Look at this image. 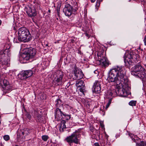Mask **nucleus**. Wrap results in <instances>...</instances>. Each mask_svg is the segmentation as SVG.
Returning a JSON list of instances; mask_svg holds the SVG:
<instances>
[{
	"instance_id": "c9c22d12",
	"label": "nucleus",
	"mask_w": 146,
	"mask_h": 146,
	"mask_svg": "<svg viewBox=\"0 0 146 146\" xmlns=\"http://www.w3.org/2000/svg\"><path fill=\"white\" fill-rule=\"evenodd\" d=\"M93 146H100V145L98 143H94V144Z\"/></svg>"
},
{
	"instance_id": "49530a36",
	"label": "nucleus",
	"mask_w": 146,
	"mask_h": 146,
	"mask_svg": "<svg viewBox=\"0 0 146 146\" xmlns=\"http://www.w3.org/2000/svg\"><path fill=\"white\" fill-rule=\"evenodd\" d=\"M73 41H74V40H73L71 41V42Z\"/></svg>"
},
{
	"instance_id": "9b49d317",
	"label": "nucleus",
	"mask_w": 146,
	"mask_h": 146,
	"mask_svg": "<svg viewBox=\"0 0 146 146\" xmlns=\"http://www.w3.org/2000/svg\"><path fill=\"white\" fill-rule=\"evenodd\" d=\"M134 56L133 52H126L124 56L125 63H128L129 64L130 63L132 62Z\"/></svg>"
},
{
	"instance_id": "7ed1b4c3",
	"label": "nucleus",
	"mask_w": 146,
	"mask_h": 146,
	"mask_svg": "<svg viewBox=\"0 0 146 146\" xmlns=\"http://www.w3.org/2000/svg\"><path fill=\"white\" fill-rule=\"evenodd\" d=\"M17 39L20 42H27L31 39L29 31L25 27H21L18 30Z\"/></svg>"
},
{
	"instance_id": "aec40b11",
	"label": "nucleus",
	"mask_w": 146,
	"mask_h": 146,
	"mask_svg": "<svg viewBox=\"0 0 146 146\" xmlns=\"http://www.w3.org/2000/svg\"><path fill=\"white\" fill-rule=\"evenodd\" d=\"M104 51L102 50L101 51H99L98 52L97 56L98 59H101L103 58V57H105V55L103 54Z\"/></svg>"
},
{
	"instance_id": "f8f14e48",
	"label": "nucleus",
	"mask_w": 146,
	"mask_h": 146,
	"mask_svg": "<svg viewBox=\"0 0 146 146\" xmlns=\"http://www.w3.org/2000/svg\"><path fill=\"white\" fill-rule=\"evenodd\" d=\"M25 10L27 13L29 17H34L36 15V9L33 6L27 7H25Z\"/></svg>"
},
{
	"instance_id": "5701e85b",
	"label": "nucleus",
	"mask_w": 146,
	"mask_h": 146,
	"mask_svg": "<svg viewBox=\"0 0 146 146\" xmlns=\"http://www.w3.org/2000/svg\"><path fill=\"white\" fill-rule=\"evenodd\" d=\"M137 146H146V142L142 141L140 143L137 144Z\"/></svg>"
},
{
	"instance_id": "b1692460",
	"label": "nucleus",
	"mask_w": 146,
	"mask_h": 146,
	"mask_svg": "<svg viewBox=\"0 0 146 146\" xmlns=\"http://www.w3.org/2000/svg\"><path fill=\"white\" fill-rule=\"evenodd\" d=\"M101 82L100 80L96 81L95 83H94V85L93 86H100V83Z\"/></svg>"
},
{
	"instance_id": "ea45409f",
	"label": "nucleus",
	"mask_w": 146,
	"mask_h": 146,
	"mask_svg": "<svg viewBox=\"0 0 146 146\" xmlns=\"http://www.w3.org/2000/svg\"><path fill=\"white\" fill-rule=\"evenodd\" d=\"M57 13H58L59 12V9L58 8L57 9Z\"/></svg>"
},
{
	"instance_id": "2f4dec72",
	"label": "nucleus",
	"mask_w": 146,
	"mask_h": 146,
	"mask_svg": "<svg viewBox=\"0 0 146 146\" xmlns=\"http://www.w3.org/2000/svg\"><path fill=\"white\" fill-rule=\"evenodd\" d=\"M98 1H99V0H97L96 4L95 5L96 7H98L100 5V3L98 2Z\"/></svg>"
},
{
	"instance_id": "e433bc0d",
	"label": "nucleus",
	"mask_w": 146,
	"mask_h": 146,
	"mask_svg": "<svg viewBox=\"0 0 146 146\" xmlns=\"http://www.w3.org/2000/svg\"><path fill=\"white\" fill-rule=\"evenodd\" d=\"M85 34V36H86L88 38H89V37H90L89 35L88 34V33H85V34Z\"/></svg>"
},
{
	"instance_id": "412c9836",
	"label": "nucleus",
	"mask_w": 146,
	"mask_h": 146,
	"mask_svg": "<svg viewBox=\"0 0 146 146\" xmlns=\"http://www.w3.org/2000/svg\"><path fill=\"white\" fill-rule=\"evenodd\" d=\"M93 88L94 89V92L97 93H98L100 92L101 88L100 86H93Z\"/></svg>"
},
{
	"instance_id": "f03ea898",
	"label": "nucleus",
	"mask_w": 146,
	"mask_h": 146,
	"mask_svg": "<svg viewBox=\"0 0 146 146\" xmlns=\"http://www.w3.org/2000/svg\"><path fill=\"white\" fill-rule=\"evenodd\" d=\"M131 74L142 79L143 81L146 79V71L140 63H138L132 68L131 72Z\"/></svg>"
},
{
	"instance_id": "a18cd8bd",
	"label": "nucleus",
	"mask_w": 146,
	"mask_h": 146,
	"mask_svg": "<svg viewBox=\"0 0 146 146\" xmlns=\"http://www.w3.org/2000/svg\"><path fill=\"white\" fill-rule=\"evenodd\" d=\"M73 41H74V40H73L71 41V42Z\"/></svg>"
},
{
	"instance_id": "a878e982",
	"label": "nucleus",
	"mask_w": 146,
	"mask_h": 146,
	"mask_svg": "<svg viewBox=\"0 0 146 146\" xmlns=\"http://www.w3.org/2000/svg\"><path fill=\"white\" fill-rule=\"evenodd\" d=\"M48 138V136L46 135H43L42 136V139L44 141H46Z\"/></svg>"
},
{
	"instance_id": "39448f33",
	"label": "nucleus",
	"mask_w": 146,
	"mask_h": 146,
	"mask_svg": "<svg viewBox=\"0 0 146 146\" xmlns=\"http://www.w3.org/2000/svg\"><path fill=\"white\" fill-rule=\"evenodd\" d=\"M79 135V133L77 131H75L71 135L67 137L64 139V141L68 142L70 146H72L73 143L78 144L79 142V140L78 139Z\"/></svg>"
},
{
	"instance_id": "c85d7f7f",
	"label": "nucleus",
	"mask_w": 146,
	"mask_h": 146,
	"mask_svg": "<svg viewBox=\"0 0 146 146\" xmlns=\"http://www.w3.org/2000/svg\"><path fill=\"white\" fill-rule=\"evenodd\" d=\"M104 146H111V145L110 142H108L107 141H106V142L105 143Z\"/></svg>"
},
{
	"instance_id": "a211bd4d",
	"label": "nucleus",
	"mask_w": 146,
	"mask_h": 146,
	"mask_svg": "<svg viewBox=\"0 0 146 146\" xmlns=\"http://www.w3.org/2000/svg\"><path fill=\"white\" fill-rule=\"evenodd\" d=\"M66 121L64 120H62L60 123V131L63 132L64 131L63 129L66 128V126L65 123Z\"/></svg>"
},
{
	"instance_id": "c756f323",
	"label": "nucleus",
	"mask_w": 146,
	"mask_h": 146,
	"mask_svg": "<svg viewBox=\"0 0 146 146\" xmlns=\"http://www.w3.org/2000/svg\"><path fill=\"white\" fill-rule=\"evenodd\" d=\"M60 102V100L57 99L56 101V105L57 106H58L59 104V102Z\"/></svg>"
},
{
	"instance_id": "9d476101",
	"label": "nucleus",
	"mask_w": 146,
	"mask_h": 146,
	"mask_svg": "<svg viewBox=\"0 0 146 146\" xmlns=\"http://www.w3.org/2000/svg\"><path fill=\"white\" fill-rule=\"evenodd\" d=\"M33 72V71L31 70H25L21 72L19 77L21 80H25L29 77L31 76Z\"/></svg>"
},
{
	"instance_id": "4468645a",
	"label": "nucleus",
	"mask_w": 146,
	"mask_h": 146,
	"mask_svg": "<svg viewBox=\"0 0 146 146\" xmlns=\"http://www.w3.org/2000/svg\"><path fill=\"white\" fill-rule=\"evenodd\" d=\"M100 62L101 65L105 67L108 66L109 64V62L106 57H103V58L100 60Z\"/></svg>"
},
{
	"instance_id": "393cba45",
	"label": "nucleus",
	"mask_w": 146,
	"mask_h": 146,
	"mask_svg": "<svg viewBox=\"0 0 146 146\" xmlns=\"http://www.w3.org/2000/svg\"><path fill=\"white\" fill-rule=\"evenodd\" d=\"M136 101H135L132 100L130 101L129 102V105L132 106H136Z\"/></svg>"
},
{
	"instance_id": "ddd939ff",
	"label": "nucleus",
	"mask_w": 146,
	"mask_h": 146,
	"mask_svg": "<svg viewBox=\"0 0 146 146\" xmlns=\"http://www.w3.org/2000/svg\"><path fill=\"white\" fill-rule=\"evenodd\" d=\"M74 72L76 76V79L79 80L83 77V74L82 71L78 70L76 65L74 67Z\"/></svg>"
},
{
	"instance_id": "79ce46f5",
	"label": "nucleus",
	"mask_w": 146,
	"mask_h": 146,
	"mask_svg": "<svg viewBox=\"0 0 146 146\" xmlns=\"http://www.w3.org/2000/svg\"><path fill=\"white\" fill-rule=\"evenodd\" d=\"M48 12H50V10H48Z\"/></svg>"
},
{
	"instance_id": "2eb2a0df",
	"label": "nucleus",
	"mask_w": 146,
	"mask_h": 146,
	"mask_svg": "<svg viewBox=\"0 0 146 146\" xmlns=\"http://www.w3.org/2000/svg\"><path fill=\"white\" fill-rule=\"evenodd\" d=\"M27 53L29 55V57L31 59L35 57L36 52L35 49L31 48L28 49Z\"/></svg>"
},
{
	"instance_id": "a19ab883",
	"label": "nucleus",
	"mask_w": 146,
	"mask_h": 146,
	"mask_svg": "<svg viewBox=\"0 0 146 146\" xmlns=\"http://www.w3.org/2000/svg\"><path fill=\"white\" fill-rule=\"evenodd\" d=\"M137 140H139L140 139L139 137H138L137 138Z\"/></svg>"
},
{
	"instance_id": "f257e3e1",
	"label": "nucleus",
	"mask_w": 146,
	"mask_h": 146,
	"mask_svg": "<svg viewBox=\"0 0 146 146\" xmlns=\"http://www.w3.org/2000/svg\"><path fill=\"white\" fill-rule=\"evenodd\" d=\"M125 75L124 68L117 66L110 70L108 77L110 81L115 83L118 91L123 97L127 95V91L130 88L128 85V80L125 77Z\"/></svg>"
},
{
	"instance_id": "72a5a7b5",
	"label": "nucleus",
	"mask_w": 146,
	"mask_h": 146,
	"mask_svg": "<svg viewBox=\"0 0 146 146\" xmlns=\"http://www.w3.org/2000/svg\"><path fill=\"white\" fill-rule=\"evenodd\" d=\"M27 117L29 119H30L31 118V116L29 114H28L27 115Z\"/></svg>"
},
{
	"instance_id": "c03bdc74",
	"label": "nucleus",
	"mask_w": 146,
	"mask_h": 146,
	"mask_svg": "<svg viewBox=\"0 0 146 146\" xmlns=\"http://www.w3.org/2000/svg\"><path fill=\"white\" fill-rule=\"evenodd\" d=\"M15 146H18V145H16Z\"/></svg>"
},
{
	"instance_id": "4c0bfd02",
	"label": "nucleus",
	"mask_w": 146,
	"mask_h": 146,
	"mask_svg": "<svg viewBox=\"0 0 146 146\" xmlns=\"http://www.w3.org/2000/svg\"><path fill=\"white\" fill-rule=\"evenodd\" d=\"M108 136L106 134L105 135V137L107 139V141H108Z\"/></svg>"
},
{
	"instance_id": "f3484780",
	"label": "nucleus",
	"mask_w": 146,
	"mask_h": 146,
	"mask_svg": "<svg viewBox=\"0 0 146 146\" xmlns=\"http://www.w3.org/2000/svg\"><path fill=\"white\" fill-rule=\"evenodd\" d=\"M3 88V93L6 94L10 92L12 90L11 88L10 85L5 87H2Z\"/></svg>"
},
{
	"instance_id": "473e14b6",
	"label": "nucleus",
	"mask_w": 146,
	"mask_h": 146,
	"mask_svg": "<svg viewBox=\"0 0 146 146\" xmlns=\"http://www.w3.org/2000/svg\"><path fill=\"white\" fill-rule=\"evenodd\" d=\"M107 94H109L110 96H112L113 95V93L111 92L110 91H109L108 92V93Z\"/></svg>"
},
{
	"instance_id": "6e6552de",
	"label": "nucleus",
	"mask_w": 146,
	"mask_h": 146,
	"mask_svg": "<svg viewBox=\"0 0 146 146\" xmlns=\"http://www.w3.org/2000/svg\"><path fill=\"white\" fill-rule=\"evenodd\" d=\"M55 117L57 120H60L66 117V119H69L71 117L70 115L63 113L59 108H56L55 111Z\"/></svg>"
},
{
	"instance_id": "58836bf2",
	"label": "nucleus",
	"mask_w": 146,
	"mask_h": 146,
	"mask_svg": "<svg viewBox=\"0 0 146 146\" xmlns=\"http://www.w3.org/2000/svg\"><path fill=\"white\" fill-rule=\"evenodd\" d=\"M91 1L92 3H94L96 1V0H91Z\"/></svg>"
},
{
	"instance_id": "423d86ee",
	"label": "nucleus",
	"mask_w": 146,
	"mask_h": 146,
	"mask_svg": "<svg viewBox=\"0 0 146 146\" xmlns=\"http://www.w3.org/2000/svg\"><path fill=\"white\" fill-rule=\"evenodd\" d=\"M9 57L3 50L0 51V70L6 68L5 66L8 64Z\"/></svg>"
},
{
	"instance_id": "cd10ccee",
	"label": "nucleus",
	"mask_w": 146,
	"mask_h": 146,
	"mask_svg": "<svg viewBox=\"0 0 146 146\" xmlns=\"http://www.w3.org/2000/svg\"><path fill=\"white\" fill-rule=\"evenodd\" d=\"M3 139L7 141L9 139L10 137L9 135H5L3 136Z\"/></svg>"
},
{
	"instance_id": "6ab92c4d",
	"label": "nucleus",
	"mask_w": 146,
	"mask_h": 146,
	"mask_svg": "<svg viewBox=\"0 0 146 146\" xmlns=\"http://www.w3.org/2000/svg\"><path fill=\"white\" fill-rule=\"evenodd\" d=\"M21 57L24 60H28L31 59L29 57V55H28L27 53L26 54H23L22 55Z\"/></svg>"
},
{
	"instance_id": "37998d69",
	"label": "nucleus",
	"mask_w": 146,
	"mask_h": 146,
	"mask_svg": "<svg viewBox=\"0 0 146 146\" xmlns=\"http://www.w3.org/2000/svg\"><path fill=\"white\" fill-rule=\"evenodd\" d=\"M46 45V46H48V44H47Z\"/></svg>"
},
{
	"instance_id": "bb28decb",
	"label": "nucleus",
	"mask_w": 146,
	"mask_h": 146,
	"mask_svg": "<svg viewBox=\"0 0 146 146\" xmlns=\"http://www.w3.org/2000/svg\"><path fill=\"white\" fill-rule=\"evenodd\" d=\"M111 99H110L109 100L108 102V103L107 104H106V109H107L109 107L110 105V104L111 103Z\"/></svg>"
},
{
	"instance_id": "de8ad7c7",
	"label": "nucleus",
	"mask_w": 146,
	"mask_h": 146,
	"mask_svg": "<svg viewBox=\"0 0 146 146\" xmlns=\"http://www.w3.org/2000/svg\"><path fill=\"white\" fill-rule=\"evenodd\" d=\"M73 41H74V40H73L71 41V42Z\"/></svg>"
},
{
	"instance_id": "f704fd0d",
	"label": "nucleus",
	"mask_w": 146,
	"mask_h": 146,
	"mask_svg": "<svg viewBox=\"0 0 146 146\" xmlns=\"http://www.w3.org/2000/svg\"><path fill=\"white\" fill-rule=\"evenodd\" d=\"M145 45L146 46V35L145 36L143 40Z\"/></svg>"
},
{
	"instance_id": "dca6fc26",
	"label": "nucleus",
	"mask_w": 146,
	"mask_h": 146,
	"mask_svg": "<svg viewBox=\"0 0 146 146\" xmlns=\"http://www.w3.org/2000/svg\"><path fill=\"white\" fill-rule=\"evenodd\" d=\"M76 86L78 87H80V90L82 91V89L84 87L85 84L83 81L80 80L78 81H77L76 84Z\"/></svg>"
},
{
	"instance_id": "4be33fe9",
	"label": "nucleus",
	"mask_w": 146,
	"mask_h": 146,
	"mask_svg": "<svg viewBox=\"0 0 146 146\" xmlns=\"http://www.w3.org/2000/svg\"><path fill=\"white\" fill-rule=\"evenodd\" d=\"M1 84H3V87H5L9 85V82L6 80H3L1 81Z\"/></svg>"
},
{
	"instance_id": "7c9ffc66",
	"label": "nucleus",
	"mask_w": 146,
	"mask_h": 146,
	"mask_svg": "<svg viewBox=\"0 0 146 146\" xmlns=\"http://www.w3.org/2000/svg\"><path fill=\"white\" fill-rule=\"evenodd\" d=\"M100 125L102 128L104 127V125L103 124V122L102 121H101L100 123Z\"/></svg>"
},
{
	"instance_id": "1a4fd4ad",
	"label": "nucleus",
	"mask_w": 146,
	"mask_h": 146,
	"mask_svg": "<svg viewBox=\"0 0 146 146\" xmlns=\"http://www.w3.org/2000/svg\"><path fill=\"white\" fill-rule=\"evenodd\" d=\"M77 9H73V7L69 4H66L63 8V11L66 16L68 17L70 16L73 12H75Z\"/></svg>"
},
{
	"instance_id": "0eeeda50",
	"label": "nucleus",
	"mask_w": 146,
	"mask_h": 146,
	"mask_svg": "<svg viewBox=\"0 0 146 146\" xmlns=\"http://www.w3.org/2000/svg\"><path fill=\"white\" fill-rule=\"evenodd\" d=\"M29 133V129H25L22 130H18L17 133V140L19 142L25 141L26 137Z\"/></svg>"
},
{
	"instance_id": "20e7f679",
	"label": "nucleus",
	"mask_w": 146,
	"mask_h": 146,
	"mask_svg": "<svg viewBox=\"0 0 146 146\" xmlns=\"http://www.w3.org/2000/svg\"><path fill=\"white\" fill-rule=\"evenodd\" d=\"M64 72L60 70L57 71L54 74L53 82L56 85L63 84L66 81L64 77Z\"/></svg>"
}]
</instances>
